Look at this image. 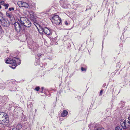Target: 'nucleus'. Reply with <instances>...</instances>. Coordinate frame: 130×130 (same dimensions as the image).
I'll return each instance as SVG.
<instances>
[{
  "label": "nucleus",
  "instance_id": "f257e3e1",
  "mask_svg": "<svg viewBox=\"0 0 130 130\" xmlns=\"http://www.w3.org/2000/svg\"><path fill=\"white\" fill-rule=\"evenodd\" d=\"M26 19H27V18H26L23 17H21L19 20L21 24H20L18 22H16L14 23L15 28L18 32H20L22 30V25H24L26 21Z\"/></svg>",
  "mask_w": 130,
  "mask_h": 130
},
{
  "label": "nucleus",
  "instance_id": "f03ea898",
  "mask_svg": "<svg viewBox=\"0 0 130 130\" xmlns=\"http://www.w3.org/2000/svg\"><path fill=\"white\" fill-rule=\"evenodd\" d=\"M7 114L2 112H0V124L7 125L9 122Z\"/></svg>",
  "mask_w": 130,
  "mask_h": 130
},
{
  "label": "nucleus",
  "instance_id": "7ed1b4c3",
  "mask_svg": "<svg viewBox=\"0 0 130 130\" xmlns=\"http://www.w3.org/2000/svg\"><path fill=\"white\" fill-rule=\"evenodd\" d=\"M17 61L14 60L13 59H7V60L6 61V63H7L8 64H11L12 65V66H15L14 68H13V67H12V69H14L16 66L17 64L16 63V61H19V62L18 63H17V64H18V65L20 64L21 63V61L19 60V59H17Z\"/></svg>",
  "mask_w": 130,
  "mask_h": 130
},
{
  "label": "nucleus",
  "instance_id": "20e7f679",
  "mask_svg": "<svg viewBox=\"0 0 130 130\" xmlns=\"http://www.w3.org/2000/svg\"><path fill=\"white\" fill-rule=\"evenodd\" d=\"M52 19L53 20V21L56 24H60L61 22V19L58 15H56L53 16Z\"/></svg>",
  "mask_w": 130,
  "mask_h": 130
},
{
  "label": "nucleus",
  "instance_id": "39448f33",
  "mask_svg": "<svg viewBox=\"0 0 130 130\" xmlns=\"http://www.w3.org/2000/svg\"><path fill=\"white\" fill-rule=\"evenodd\" d=\"M41 29L42 32H40V30H39V32L41 34H43V31L45 34L47 35H49L50 34V30L47 27H45L44 28H41Z\"/></svg>",
  "mask_w": 130,
  "mask_h": 130
},
{
  "label": "nucleus",
  "instance_id": "423d86ee",
  "mask_svg": "<svg viewBox=\"0 0 130 130\" xmlns=\"http://www.w3.org/2000/svg\"><path fill=\"white\" fill-rule=\"evenodd\" d=\"M1 22L2 25L5 27H8L9 25V21L6 19L4 18Z\"/></svg>",
  "mask_w": 130,
  "mask_h": 130
},
{
  "label": "nucleus",
  "instance_id": "0eeeda50",
  "mask_svg": "<svg viewBox=\"0 0 130 130\" xmlns=\"http://www.w3.org/2000/svg\"><path fill=\"white\" fill-rule=\"evenodd\" d=\"M6 15L7 17L10 19V20H14L13 16L10 12L8 11H7L6 13Z\"/></svg>",
  "mask_w": 130,
  "mask_h": 130
},
{
  "label": "nucleus",
  "instance_id": "6e6552de",
  "mask_svg": "<svg viewBox=\"0 0 130 130\" xmlns=\"http://www.w3.org/2000/svg\"><path fill=\"white\" fill-rule=\"evenodd\" d=\"M31 24L30 22L27 19H26V21L23 25L27 27H29L31 26Z\"/></svg>",
  "mask_w": 130,
  "mask_h": 130
},
{
  "label": "nucleus",
  "instance_id": "1a4fd4ad",
  "mask_svg": "<svg viewBox=\"0 0 130 130\" xmlns=\"http://www.w3.org/2000/svg\"><path fill=\"white\" fill-rule=\"evenodd\" d=\"M125 121H124L123 122L121 123V126H122L123 128L124 129H126V128H127L128 127H126L125 126Z\"/></svg>",
  "mask_w": 130,
  "mask_h": 130
},
{
  "label": "nucleus",
  "instance_id": "9d476101",
  "mask_svg": "<svg viewBox=\"0 0 130 130\" xmlns=\"http://www.w3.org/2000/svg\"><path fill=\"white\" fill-rule=\"evenodd\" d=\"M24 3V2L23 1H19L17 3L18 5L20 7H22L23 6V4Z\"/></svg>",
  "mask_w": 130,
  "mask_h": 130
},
{
  "label": "nucleus",
  "instance_id": "9b49d317",
  "mask_svg": "<svg viewBox=\"0 0 130 130\" xmlns=\"http://www.w3.org/2000/svg\"><path fill=\"white\" fill-rule=\"evenodd\" d=\"M68 112L65 110H64L62 113V116L63 117H65L67 115Z\"/></svg>",
  "mask_w": 130,
  "mask_h": 130
},
{
  "label": "nucleus",
  "instance_id": "f8f14e48",
  "mask_svg": "<svg viewBox=\"0 0 130 130\" xmlns=\"http://www.w3.org/2000/svg\"><path fill=\"white\" fill-rule=\"evenodd\" d=\"M22 126L21 124H18L16 127V129L17 130H19L22 128Z\"/></svg>",
  "mask_w": 130,
  "mask_h": 130
},
{
  "label": "nucleus",
  "instance_id": "ddd939ff",
  "mask_svg": "<svg viewBox=\"0 0 130 130\" xmlns=\"http://www.w3.org/2000/svg\"><path fill=\"white\" fill-rule=\"evenodd\" d=\"M22 7H25L26 8H28L29 7V5L28 3L24 2L23 4V6Z\"/></svg>",
  "mask_w": 130,
  "mask_h": 130
},
{
  "label": "nucleus",
  "instance_id": "4468645a",
  "mask_svg": "<svg viewBox=\"0 0 130 130\" xmlns=\"http://www.w3.org/2000/svg\"><path fill=\"white\" fill-rule=\"evenodd\" d=\"M3 14L1 12H0V21L1 22L4 18L3 17Z\"/></svg>",
  "mask_w": 130,
  "mask_h": 130
},
{
  "label": "nucleus",
  "instance_id": "2eb2a0df",
  "mask_svg": "<svg viewBox=\"0 0 130 130\" xmlns=\"http://www.w3.org/2000/svg\"><path fill=\"white\" fill-rule=\"evenodd\" d=\"M4 6L5 7V9H6L8 8V7L9 6V5L8 4H4Z\"/></svg>",
  "mask_w": 130,
  "mask_h": 130
},
{
  "label": "nucleus",
  "instance_id": "dca6fc26",
  "mask_svg": "<svg viewBox=\"0 0 130 130\" xmlns=\"http://www.w3.org/2000/svg\"><path fill=\"white\" fill-rule=\"evenodd\" d=\"M95 129L96 130H103L104 128L102 127L96 128L95 127Z\"/></svg>",
  "mask_w": 130,
  "mask_h": 130
},
{
  "label": "nucleus",
  "instance_id": "f3484780",
  "mask_svg": "<svg viewBox=\"0 0 130 130\" xmlns=\"http://www.w3.org/2000/svg\"><path fill=\"white\" fill-rule=\"evenodd\" d=\"M116 130H122V129L119 126H117L115 127Z\"/></svg>",
  "mask_w": 130,
  "mask_h": 130
},
{
  "label": "nucleus",
  "instance_id": "a211bd4d",
  "mask_svg": "<svg viewBox=\"0 0 130 130\" xmlns=\"http://www.w3.org/2000/svg\"><path fill=\"white\" fill-rule=\"evenodd\" d=\"M9 10L10 11H11L12 10L13 11L14 10V8L13 7L10 8H9Z\"/></svg>",
  "mask_w": 130,
  "mask_h": 130
},
{
  "label": "nucleus",
  "instance_id": "6ab92c4d",
  "mask_svg": "<svg viewBox=\"0 0 130 130\" xmlns=\"http://www.w3.org/2000/svg\"><path fill=\"white\" fill-rule=\"evenodd\" d=\"M81 69L82 71H86V69L85 68H84L83 67H82Z\"/></svg>",
  "mask_w": 130,
  "mask_h": 130
},
{
  "label": "nucleus",
  "instance_id": "aec40b11",
  "mask_svg": "<svg viewBox=\"0 0 130 130\" xmlns=\"http://www.w3.org/2000/svg\"><path fill=\"white\" fill-rule=\"evenodd\" d=\"M40 89V88L39 87H36L35 88V90H36L37 91H39V90Z\"/></svg>",
  "mask_w": 130,
  "mask_h": 130
},
{
  "label": "nucleus",
  "instance_id": "412c9836",
  "mask_svg": "<svg viewBox=\"0 0 130 130\" xmlns=\"http://www.w3.org/2000/svg\"><path fill=\"white\" fill-rule=\"evenodd\" d=\"M103 92V91L102 90H101V91H100V95H101L102 94V93Z\"/></svg>",
  "mask_w": 130,
  "mask_h": 130
},
{
  "label": "nucleus",
  "instance_id": "4be33fe9",
  "mask_svg": "<svg viewBox=\"0 0 130 130\" xmlns=\"http://www.w3.org/2000/svg\"><path fill=\"white\" fill-rule=\"evenodd\" d=\"M65 24L66 25H67L68 24V23L67 22V21H66L65 22Z\"/></svg>",
  "mask_w": 130,
  "mask_h": 130
},
{
  "label": "nucleus",
  "instance_id": "5701e85b",
  "mask_svg": "<svg viewBox=\"0 0 130 130\" xmlns=\"http://www.w3.org/2000/svg\"><path fill=\"white\" fill-rule=\"evenodd\" d=\"M128 123L129 124L128 125V126H130V122L129 121H128Z\"/></svg>",
  "mask_w": 130,
  "mask_h": 130
},
{
  "label": "nucleus",
  "instance_id": "b1692460",
  "mask_svg": "<svg viewBox=\"0 0 130 130\" xmlns=\"http://www.w3.org/2000/svg\"><path fill=\"white\" fill-rule=\"evenodd\" d=\"M128 119L129 120H130V115H129V116L128 117Z\"/></svg>",
  "mask_w": 130,
  "mask_h": 130
},
{
  "label": "nucleus",
  "instance_id": "393cba45",
  "mask_svg": "<svg viewBox=\"0 0 130 130\" xmlns=\"http://www.w3.org/2000/svg\"><path fill=\"white\" fill-rule=\"evenodd\" d=\"M38 30L39 31V30H40V32H42V31H41V28L40 29H39Z\"/></svg>",
  "mask_w": 130,
  "mask_h": 130
},
{
  "label": "nucleus",
  "instance_id": "a878e982",
  "mask_svg": "<svg viewBox=\"0 0 130 130\" xmlns=\"http://www.w3.org/2000/svg\"><path fill=\"white\" fill-rule=\"evenodd\" d=\"M4 1H2V2H1V3L2 4V3H4Z\"/></svg>",
  "mask_w": 130,
  "mask_h": 130
},
{
  "label": "nucleus",
  "instance_id": "bb28decb",
  "mask_svg": "<svg viewBox=\"0 0 130 130\" xmlns=\"http://www.w3.org/2000/svg\"><path fill=\"white\" fill-rule=\"evenodd\" d=\"M125 126L126 127H128L127 126H126V123H125Z\"/></svg>",
  "mask_w": 130,
  "mask_h": 130
},
{
  "label": "nucleus",
  "instance_id": "cd10ccee",
  "mask_svg": "<svg viewBox=\"0 0 130 130\" xmlns=\"http://www.w3.org/2000/svg\"><path fill=\"white\" fill-rule=\"evenodd\" d=\"M37 109H36L35 110V112H36V111H37Z\"/></svg>",
  "mask_w": 130,
  "mask_h": 130
},
{
  "label": "nucleus",
  "instance_id": "c85d7f7f",
  "mask_svg": "<svg viewBox=\"0 0 130 130\" xmlns=\"http://www.w3.org/2000/svg\"><path fill=\"white\" fill-rule=\"evenodd\" d=\"M41 89L42 90H43V87H42L41 88Z\"/></svg>",
  "mask_w": 130,
  "mask_h": 130
},
{
  "label": "nucleus",
  "instance_id": "c756f323",
  "mask_svg": "<svg viewBox=\"0 0 130 130\" xmlns=\"http://www.w3.org/2000/svg\"><path fill=\"white\" fill-rule=\"evenodd\" d=\"M1 6L0 5V9H1Z\"/></svg>",
  "mask_w": 130,
  "mask_h": 130
},
{
  "label": "nucleus",
  "instance_id": "7c9ffc66",
  "mask_svg": "<svg viewBox=\"0 0 130 130\" xmlns=\"http://www.w3.org/2000/svg\"><path fill=\"white\" fill-rule=\"evenodd\" d=\"M1 25H0V28H1Z\"/></svg>",
  "mask_w": 130,
  "mask_h": 130
}]
</instances>
